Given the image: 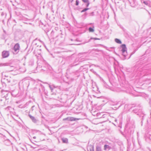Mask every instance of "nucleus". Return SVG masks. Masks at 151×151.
<instances>
[{"instance_id": "obj_1", "label": "nucleus", "mask_w": 151, "mask_h": 151, "mask_svg": "<svg viewBox=\"0 0 151 151\" xmlns=\"http://www.w3.org/2000/svg\"><path fill=\"white\" fill-rule=\"evenodd\" d=\"M121 47L122 48L121 50L122 55L125 57L127 55V48L125 44H122L121 45Z\"/></svg>"}, {"instance_id": "obj_2", "label": "nucleus", "mask_w": 151, "mask_h": 151, "mask_svg": "<svg viewBox=\"0 0 151 151\" xmlns=\"http://www.w3.org/2000/svg\"><path fill=\"white\" fill-rule=\"evenodd\" d=\"M20 46L19 44L17 43L14 45L13 50L14 51V53H17L19 50Z\"/></svg>"}, {"instance_id": "obj_3", "label": "nucleus", "mask_w": 151, "mask_h": 151, "mask_svg": "<svg viewBox=\"0 0 151 151\" xmlns=\"http://www.w3.org/2000/svg\"><path fill=\"white\" fill-rule=\"evenodd\" d=\"M34 53L36 56H38V55H40L41 54V49L37 48L35 50Z\"/></svg>"}, {"instance_id": "obj_4", "label": "nucleus", "mask_w": 151, "mask_h": 151, "mask_svg": "<svg viewBox=\"0 0 151 151\" xmlns=\"http://www.w3.org/2000/svg\"><path fill=\"white\" fill-rule=\"evenodd\" d=\"M63 120H68V121H75L76 120H78L79 119L75 118L73 117H68L67 118L63 119Z\"/></svg>"}, {"instance_id": "obj_5", "label": "nucleus", "mask_w": 151, "mask_h": 151, "mask_svg": "<svg viewBox=\"0 0 151 151\" xmlns=\"http://www.w3.org/2000/svg\"><path fill=\"white\" fill-rule=\"evenodd\" d=\"M9 55V53L8 51H4L2 52V56L3 58L7 57Z\"/></svg>"}, {"instance_id": "obj_6", "label": "nucleus", "mask_w": 151, "mask_h": 151, "mask_svg": "<svg viewBox=\"0 0 151 151\" xmlns=\"http://www.w3.org/2000/svg\"><path fill=\"white\" fill-rule=\"evenodd\" d=\"M28 116L33 122L37 123L38 121V120L34 116H32L31 115L29 114Z\"/></svg>"}, {"instance_id": "obj_7", "label": "nucleus", "mask_w": 151, "mask_h": 151, "mask_svg": "<svg viewBox=\"0 0 151 151\" xmlns=\"http://www.w3.org/2000/svg\"><path fill=\"white\" fill-rule=\"evenodd\" d=\"M4 144L6 145H9L11 144V142L9 139L5 140L4 142Z\"/></svg>"}, {"instance_id": "obj_8", "label": "nucleus", "mask_w": 151, "mask_h": 151, "mask_svg": "<svg viewBox=\"0 0 151 151\" xmlns=\"http://www.w3.org/2000/svg\"><path fill=\"white\" fill-rule=\"evenodd\" d=\"M61 140L63 143L66 144L68 143V139L67 138L63 137L62 138Z\"/></svg>"}, {"instance_id": "obj_9", "label": "nucleus", "mask_w": 151, "mask_h": 151, "mask_svg": "<svg viewBox=\"0 0 151 151\" xmlns=\"http://www.w3.org/2000/svg\"><path fill=\"white\" fill-rule=\"evenodd\" d=\"M88 151L89 150L90 151H94L93 147L92 145H90L87 147Z\"/></svg>"}, {"instance_id": "obj_10", "label": "nucleus", "mask_w": 151, "mask_h": 151, "mask_svg": "<svg viewBox=\"0 0 151 151\" xmlns=\"http://www.w3.org/2000/svg\"><path fill=\"white\" fill-rule=\"evenodd\" d=\"M82 1L84 2V3H86V6L87 7H88L89 4L90 3L89 2L88 0H82Z\"/></svg>"}, {"instance_id": "obj_11", "label": "nucleus", "mask_w": 151, "mask_h": 151, "mask_svg": "<svg viewBox=\"0 0 151 151\" xmlns=\"http://www.w3.org/2000/svg\"><path fill=\"white\" fill-rule=\"evenodd\" d=\"M115 42L117 43L118 44H121L122 42L121 40L117 38H116L115 39Z\"/></svg>"}, {"instance_id": "obj_12", "label": "nucleus", "mask_w": 151, "mask_h": 151, "mask_svg": "<svg viewBox=\"0 0 151 151\" xmlns=\"http://www.w3.org/2000/svg\"><path fill=\"white\" fill-rule=\"evenodd\" d=\"M104 149L106 150L107 149H109L110 147L109 145H104Z\"/></svg>"}, {"instance_id": "obj_13", "label": "nucleus", "mask_w": 151, "mask_h": 151, "mask_svg": "<svg viewBox=\"0 0 151 151\" xmlns=\"http://www.w3.org/2000/svg\"><path fill=\"white\" fill-rule=\"evenodd\" d=\"M88 30L90 32H93L94 31V29L91 27L89 28Z\"/></svg>"}, {"instance_id": "obj_14", "label": "nucleus", "mask_w": 151, "mask_h": 151, "mask_svg": "<svg viewBox=\"0 0 151 151\" xmlns=\"http://www.w3.org/2000/svg\"><path fill=\"white\" fill-rule=\"evenodd\" d=\"M8 65V64L7 63H1L0 64V67Z\"/></svg>"}, {"instance_id": "obj_15", "label": "nucleus", "mask_w": 151, "mask_h": 151, "mask_svg": "<svg viewBox=\"0 0 151 151\" xmlns=\"http://www.w3.org/2000/svg\"><path fill=\"white\" fill-rule=\"evenodd\" d=\"M133 111L134 112L137 113L138 112H139L140 111V110L139 109L138 110L137 109H136V108H135V109H133Z\"/></svg>"}, {"instance_id": "obj_16", "label": "nucleus", "mask_w": 151, "mask_h": 151, "mask_svg": "<svg viewBox=\"0 0 151 151\" xmlns=\"http://www.w3.org/2000/svg\"><path fill=\"white\" fill-rule=\"evenodd\" d=\"M96 151H101V147L98 146H97L96 147Z\"/></svg>"}, {"instance_id": "obj_17", "label": "nucleus", "mask_w": 151, "mask_h": 151, "mask_svg": "<svg viewBox=\"0 0 151 151\" xmlns=\"http://www.w3.org/2000/svg\"><path fill=\"white\" fill-rule=\"evenodd\" d=\"M142 1L145 5H147L149 4V2L147 1H144L142 0Z\"/></svg>"}, {"instance_id": "obj_18", "label": "nucleus", "mask_w": 151, "mask_h": 151, "mask_svg": "<svg viewBox=\"0 0 151 151\" xmlns=\"http://www.w3.org/2000/svg\"><path fill=\"white\" fill-rule=\"evenodd\" d=\"M89 9V8H85L81 11V12H85L87 10H88Z\"/></svg>"}, {"instance_id": "obj_19", "label": "nucleus", "mask_w": 151, "mask_h": 151, "mask_svg": "<svg viewBox=\"0 0 151 151\" xmlns=\"http://www.w3.org/2000/svg\"><path fill=\"white\" fill-rule=\"evenodd\" d=\"M40 86L42 88V91H45V88L42 84H40Z\"/></svg>"}, {"instance_id": "obj_20", "label": "nucleus", "mask_w": 151, "mask_h": 151, "mask_svg": "<svg viewBox=\"0 0 151 151\" xmlns=\"http://www.w3.org/2000/svg\"><path fill=\"white\" fill-rule=\"evenodd\" d=\"M76 6H78L79 4V1L78 0H76Z\"/></svg>"}, {"instance_id": "obj_21", "label": "nucleus", "mask_w": 151, "mask_h": 151, "mask_svg": "<svg viewBox=\"0 0 151 151\" xmlns=\"http://www.w3.org/2000/svg\"><path fill=\"white\" fill-rule=\"evenodd\" d=\"M11 108V107L10 106H8L6 108H5V109L6 110H10V108Z\"/></svg>"}, {"instance_id": "obj_22", "label": "nucleus", "mask_w": 151, "mask_h": 151, "mask_svg": "<svg viewBox=\"0 0 151 151\" xmlns=\"http://www.w3.org/2000/svg\"><path fill=\"white\" fill-rule=\"evenodd\" d=\"M35 107V106H32L31 109V110L32 111L33 110H34V108Z\"/></svg>"}, {"instance_id": "obj_23", "label": "nucleus", "mask_w": 151, "mask_h": 151, "mask_svg": "<svg viewBox=\"0 0 151 151\" xmlns=\"http://www.w3.org/2000/svg\"><path fill=\"white\" fill-rule=\"evenodd\" d=\"M5 13L4 12H2V13H1V15L2 16H4V15H5Z\"/></svg>"}, {"instance_id": "obj_24", "label": "nucleus", "mask_w": 151, "mask_h": 151, "mask_svg": "<svg viewBox=\"0 0 151 151\" xmlns=\"http://www.w3.org/2000/svg\"><path fill=\"white\" fill-rule=\"evenodd\" d=\"M93 14H94V12H93L91 13L90 14V15H91V16H93Z\"/></svg>"}, {"instance_id": "obj_25", "label": "nucleus", "mask_w": 151, "mask_h": 151, "mask_svg": "<svg viewBox=\"0 0 151 151\" xmlns=\"http://www.w3.org/2000/svg\"><path fill=\"white\" fill-rule=\"evenodd\" d=\"M144 116H142V121H141V123H142V121H143V119H144Z\"/></svg>"}, {"instance_id": "obj_26", "label": "nucleus", "mask_w": 151, "mask_h": 151, "mask_svg": "<svg viewBox=\"0 0 151 151\" xmlns=\"http://www.w3.org/2000/svg\"><path fill=\"white\" fill-rule=\"evenodd\" d=\"M49 87L51 89V90L52 91L53 90V88L50 86H49Z\"/></svg>"}, {"instance_id": "obj_27", "label": "nucleus", "mask_w": 151, "mask_h": 151, "mask_svg": "<svg viewBox=\"0 0 151 151\" xmlns=\"http://www.w3.org/2000/svg\"><path fill=\"white\" fill-rule=\"evenodd\" d=\"M106 115L105 114H103L102 115L101 117L103 118H104V117H106Z\"/></svg>"}, {"instance_id": "obj_28", "label": "nucleus", "mask_w": 151, "mask_h": 151, "mask_svg": "<svg viewBox=\"0 0 151 151\" xmlns=\"http://www.w3.org/2000/svg\"><path fill=\"white\" fill-rule=\"evenodd\" d=\"M31 63V65H32L34 64V62L33 61H31L29 62V63Z\"/></svg>"}, {"instance_id": "obj_29", "label": "nucleus", "mask_w": 151, "mask_h": 151, "mask_svg": "<svg viewBox=\"0 0 151 151\" xmlns=\"http://www.w3.org/2000/svg\"><path fill=\"white\" fill-rule=\"evenodd\" d=\"M73 0H69V2H70L71 3H72Z\"/></svg>"}, {"instance_id": "obj_30", "label": "nucleus", "mask_w": 151, "mask_h": 151, "mask_svg": "<svg viewBox=\"0 0 151 151\" xmlns=\"http://www.w3.org/2000/svg\"><path fill=\"white\" fill-rule=\"evenodd\" d=\"M25 83H28V84H29V81H26V82H25ZM23 83H25V82H23Z\"/></svg>"}, {"instance_id": "obj_31", "label": "nucleus", "mask_w": 151, "mask_h": 151, "mask_svg": "<svg viewBox=\"0 0 151 151\" xmlns=\"http://www.w3.org/2000/svg\"><path fill=\"white\" fill-rule=\"evenodd\" d=\"M95 40H99V39L98 38H93Z\"/></svg>"}, {"instance_id": "obj_32", "label": "nucleus", "mask_w": 151, "mask_h": 151, "mask_svg": "<svg viewBox=\"0 0 151 151\" xmlns=\"http://www.w3.org/2000/svg\"><path fill=\"white\" fill-rule=\"evenodd\" d=\"M45 65L46 67H48V65L46 63L45 64Z\"/></svg>"}, {"instance_id": "obj_33", "label": "nucleus", "mask_w": 151, "mask_h": 151, "mask_svg": "<svg viewBox=\"0 0 151 151\" xmlns=\"http://www.w3.org/2000/svg\"><path fill=\"white\" fill-rule=\"evenodd\" d=\"M33 138L34 139H35L36 138V137L35 136V137H33Z\"/></svg>"}, {"instance_id": "obj_34", "label": "nucleus", "mask_w": 151, "mask_h": 151, "mask_svg": "<svg viewBox=\"0 0 151 151\" xmlns=\"http://www.w3.org/2000/svg\"><path fill=\"white\" fill-rule=\"evenodd\" d=\"M54 32V31H52L51 32V34L53 33Z\"/></svg>"}, {"instance_id": "obj_35", "label": "nucleus", "mask_w": 151, "mask_h": 151, "mask_svg": "<svg viewBox=\"0 0 151 151\" xmlns=\"http://www.w3.org/2000/svg\"><path fill=\"white\" fill-rule=\"evenodd\" d=\"M39 91H40V92H41V90H40V88H39Z\"/></svg>"}, {"instance_id": "obj_36", "label": "nucleus", "mask_w": 151, "mask_h": 151, "mask_svg": "<svg viewBox=\"0 0 151 151\" xmlns=\"http://www.w3.org/2000/svg\"><path fill=\"white\" fill-rule=\"evenodd\" d=\"M8 82H10V81H8Z\"/></svg>"}, {"instance_id": "obj_37", "label": "nucleus", "mask_w": 151, "mask_h": 151, "mask_svg": "<svg viewBox=\"0 0 151 151\" xmlns=\"http://www.w3.org/2000/svg\"><path fill=\"white\" fill-rule=\"evenodd\" d=\"M35 45H37V43H36V44H35Z\"/></svg>"}]
</instances>
